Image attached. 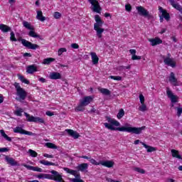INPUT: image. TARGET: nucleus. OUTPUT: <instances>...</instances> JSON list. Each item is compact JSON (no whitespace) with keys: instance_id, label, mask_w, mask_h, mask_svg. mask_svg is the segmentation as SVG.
<instances>
[{"instance_id":"nucleus-20","label":"nucleus","mask_w":182,"mask_h":182,"mask_svg":"<svg viewBox=\"0 0 182 182\" xmlns=\"http://www.w3.org/2000/svg\"><path fill=\"white\" fill-rule=\"evenodd\" d=\"M100 164L101 166H104V167H107L108 168H111V167L114 166L113 161H100Z\"/></svg>"},{"instance_id":"nucleus-10","label":"nucleus","mask_w":182,"mask_h":182,"mask_svg":"<svg viewBox=\"0 0 182 182\" xmlns=\"http://www.w3.org/2000/svg\"><path fill=\"white\" fill-rule=\"evenodd\" d=\"M92 102H93V97L92 96L84 97L80 101L82 106H87L88 105H90V103H92Z\"/></svg>"},{"instance_id":"nucleus-13","label":"nucleus","mask_w":182,"mask_h":182,"mask_svg":"<svg viewBox=\"0 0 182 182\" xmlns=\"http://www.w3.org/2000/svg\"><path fill=\"white\" fill-rule=\"evenodd\" d=\"M66 133H68V136H70V137H73V139H79V133L75 132L73 129H65L63 132V135L66 134Z\"/></svg>"},{"instance_id":"nucleus-57","label":"nucleus","mask_w":182,"mask_h":182,"mask_svg":"<svg viewBox=\"0 0 182 182\" xmlns=\"http://www.w3.org/2000/svg\"><path fill=\"white\" fill-rule=\"evenodd\" d=\"M43 156L47 157V159H53V155H49L48 154H44Z\"/></svg>"},{"instance_id":"nucleus-37","label":"nucleus","mask_w":182,"mask_h":182,"mask_svg":"<svg viewBox=\"0 0 182 182\" xmlns=\"http://www.w3.org/2000/svg\"><path fill=\"white\" fill-rule=\"evenodd\" d=\"M28 36H31V38H41V36L36 34V33L33 31V30H31L29 31Z\"/></svg>"},{"instance_id":"nucleus-64","label":"nucleus","mask_w":182,"mask_h":182,"mask_svg":"<svg viewBox=\"0 0 182 182\" xmlns=\"http://www.w3.org/2000/svg\"><path fill=\"white\" fill-rule=\"evenodd\" d=\"M171 39H172V41L176 43H177V38H176V36H172L171 38Z\"/></svg>"},{"instance_id":"nucleus-11","label":"nucleus","mask_w":182,"mask_h":182,"mask_svg":"<svg viewBox=\"0 0 182 182\" xmlns=\"http://www.w3.org/2000/svg\"><path fill=\"white\" fill-rule=\"evenodd\" d=\"M166 95L171 99V103H177V97L173 94V92L170 90L169 87H166Z\"/></svg>"},{"instance_id":"nucleus-15","label":"nucleus","mask_w":182,"mask_h":182,"mask_svg":"<svg viewBox=\"0 0 182 182\" xmlns=\"http://www.w3.org/2000/svg\"><path fill=\"white\" fill-rule=\"evenodd\" d=\"M49 79H51L52 80L62 79V74L58 72H51L49 75Z\"/></svg>"},{"instance_id":"nucleus-5","label":"nucleus","mask_w":182,"mask_h":182,"mask_svg":"<svg viewBox=\"0 0 182 182\" xmlns=\"http://www.w3.org/2000/svg\"><path fill=\"white\" fill-rule=\"evenodd\" d=\"M24 116H26L27 122L45 124V119L43 118L31 116V114H28L27 112H24Z\"/></svg>"},{"instance_id":"nucleus-4","label":"nucleus","mask_w":182,"mask_h":182,"mask_svg":"<svg viewBox=\"0 0 182 182\" xmlns=\"http://www.w3.org/2000/svg\"><path fill=\"white\" fill-rule=\"evenodd\" d=\"M18 42H21L23 46L27 48L28 49H32L33 50H36V49H39V46L38 44H33L31 42L26 41L23 38H18Z\"/></svg>"},{"instance_id":"nucleus-46","label":"nucleus","mask_w":182,"mask_h":182,"mask_svg":"<svg viewBox=\"0 0 182 182\" xmlns=\"http://www.w3.org/2000/svg\"><path fill=\"white\" fill-rule=\"evenodd\" d=\"M67 49L65 48H61L58 50V56L62 55V53H63L64 52H67Z\"/></svg>"},{"instance_id":"nucleus-54","label":"nucleus","mask_w":182,"mask_h":182,"mask_svg":"<svg viewBox=\"0 0 182 182\" xmlns=\"http://www.w3.org/2000/svg\"><path fill=\"white\" fill-rule=\"evenodd\" d=\"M71 48L73 49H79V45L77 43H73L71 44Z\"/></svg>"},{"instance_id":"nucleus-29","label":"nucleus","mask_w":182,"mask_h":182,"mask_svg":"<svg viewBox=\"0 0 182 182\" xmlns=\"http://www.w3.org/2000/svg\"><path fill=\"white\" fill-rule=\"evenodd\" d=\"M99 92L102 93V95H104L105 96H110L112 92L110 90L106 89V88H98Z\"/></svg>"},{"instance_id":"nucleus-47","label":"nucleus","mask_w":182,"mask_h":182,"mask_svg":"<svg viewBox=\"0 0 182 182\" xmlns=\"http://www.w3.org/2000/svg\"><path fill=\"white\" fill-rule=\"evenodd\" d=\"M139 110H140V112H146V110H147V106H146L144 104H141V105L139 107Z\"/></svg>"},{"instance_id":"nucleus-62","label":"nucleus","mask_w":182,"mask_h":182,"mask_svg":"<svg viewBox=\"0 0 182 182\" xmlns=\"http://www.w3.org/2000/svg\"><path fill=\"white\" fill-rule=\"evenodd\" d=\"M38 80L39 82H41V83H46V79L43 77H40Z\"/></svg>"},{"instance_id":"nucleus-3","label":"nucleus","mask_w":182,"mask_h":182,"mask_svg":"<svg viewBox=\"0 0 182 182\" xmlns=\"http://www.w3.org/2000/svg\"><path fill=\"white\" fill-rule=\"evenodd\" d=\"M14 87H16V95L18 97H16V100H18L19 102H22V100H25L26 99V96H28V93H26V91L23 90V88L21 87V85H19V83L15 82Z\"/></svg>"},{"instance_id":"nucleus-7","label":"nucleus","mask_w":182,"mask_h":182,"mask_svg":"<svg viewBox=\"0 0 182 182\" xmlns=\"http://www.w3.org/2000/svg\"><path fill=\"white\" fill-rule=\"evenodd\" d=\"M136 9L138 14L140 15V16H144L145 18L150 16V14L149 13V11L144 9V7L141 6H136Z\"/></svg>"},{"instance_id":"nucleus-2","label":"nucleus","mask_w":182,"mask_h":182,"mask_svg":"<svg viewBox=\"0 0 182 182\" xmlns=\"http://www.w3.org/2000/svg\"><path fill=\"white\" fill-rule=\"evenodd\" d=\"M51 174L47 173H40L36 177L37 178H47L48 180H53V181L56 182H65L63 181V178H62V175L59 174V172L52 170L50 171Z\"/></svg>"},{"instance_id":"nucleus-44","label":"nucleus","mask_w":182,"mask_h":182,"mask_svg":"<svg viewBox=\"0 0 182 182\" xmlns=\"http://www.w3.org/2000/svg\"><path fill=\"white\" fill-rule=\"evenodd\" d=\"M28 153H29L30 156H31V157H37L38 156V153H36V151H35L32 149H29Z\"/></svg>"},{"instance_id":"nucleus-22","label":"nucleus","mask_w":182,"mask_h":182,"mask_svg":"<svg viewBox=\"0 0 182 182\" xmlns=\"http://www.w3.org/2000/svg\"><path fill=\"white\" fill-rule=\"evenodd\" d=\"M26 72L27 73L32 75L33 73H35V72H38V68H36V65H28L26 68Z\"/></svg>"},{"instance_id":"nucleus-61","label":"nucleus","mask_w":182,"mask_h":182,"mask_svg":"<svg viewBox=\"0 0 182 182\" xmlns=\"http://www.w3.org/2000/svg\"><path fill=\"white\" fill-rule=\"evenodd\" d=\"M129 53H131V55H132V56L136 55V50L135 49L129 50Z\"/></svg>"},{"instance_id":"nucleus-21","label":"nucleus","mask_w":182,"mask_h":182,"mask_svg":"<svg viewBox=\"0 0 182 182\" xmlns=\"http://www.w3.org/2000/svg\"><path fill=\"white\" fill-rule=\"evenodd\" d=\"M5 160L8 163V164H10V166H18V162L14 159V158L9 157L8 156H5Z\"/></svg>"},{"instance_id":"nucleus-45","label":"nucleus","mask_w":182,"mask_h":182,"mask_svg":"<svg viewBox=\"0 0 182 182\" xmlns=\"http://www.w3.org/2000/svg\"><path fill=\"white\" fill-rule=\"evenodd\" d=\"M90 163H91V164H93L94 166H100V161L97 162L96 160H95L94 159H92V158H90Z\"/></svg>"},{"instance_id":"nucleus-38","label":"nucleus","mask_w":182,"mask_h":182,"mask_svg":"<svg viewBox=\"0 0 182 182\" xmlns=\"http://www.w3.org/2000/svg\"><path fill=\"white\" fill-rule=\"evenodd\" d=\"M22 113H23V109H22V108H18V109H16L14 112V114H16V116H18V117L22 116Z\"/></svg>"},{"instance_id":"nucleus-33","label":"nucleus","mask_w":182,"mask_h":182,"mask_svg":"<svg viewBox=\"0 0 182 182\" xmlns=\"http://www.w3.org/2000/svg\"><path fill=\"white\" fill-rule=\"evenodd\" d=\"M40 164H43V166H55V163L46 161V160H41L39 161Z\"/></svg>"},{"instance_id":"nucleus-56","label":"nucleus","mask_w":182,"mask_h":182,"mask_svg":"<svg viewBox=\"0 0 182 182\" xmlns=\"http://www.w3.org/2000/svg\"><path fill=\"white\" fill-rule=\"evenodd\" d=\"M46 114L47 116H49V117H52V116H54L55 114H54L53 112L47 111V112H46Z\"/></svg>"},{"instance_id":"nucleus-25","label":"nucleus","mask_w":182,"mask_h":182,"mask_svg":"<svg viewBox=\"0 0 182 182\" xmlns=\"http://www.w3.org/2000/svg\"><path fill=\"white\" fill-rule=\"evenodd\" d=\"M90 55L93 65H97V63H99V57H97V54H96V53H90Z\"/></svg>"},{"instance_id":"nucleus-48","label":"nucleus","mask_w":182,"mask_h":182,"mask_svg":"<svg viewBox=\"0 0 182 182\" xmlns=\"http://www.w3.org/2000/svg\"><path fill=\"white\" fill-rule=\"evenodd\" d=\"M109 79H113V80L120 81V80H122V77L121 76H113V75H111V76H109Z\"/></svg>"},{"instance_id":"nucleus-16","label":"nucleus","mask_w":182,"mask_h":182,"mask_svg":"<svg viewBox=\"0 0 182 182\" xmlns=\"http://www.w3.org/2000/svg\"><path fill=\"white\" fill-rule=\"evenodd\" d=\"M148 41L150 42L151 46H156L163 43V41L157 37L155 38H149Z\"/></svg>"},{"instance_id":"nucleus-31","label":"nucleus","mask_w":182,"mask_h":182,"mask_svg":"<svg viewBox=\"0 0 182 182\" xmlns=\"http://www.w3.org/2000/svg\"><path fill=\"white\" fill-rule=\"evenodd\" d=\"M172 157H175L176 159H178L179 160L182 159V157L181 156L180 154H178V151L176 149H171V151Z\"/></svg>"},{"instance_id":"nucleus-26","label":"nucleus","mask_w":182,"mask_h":182,"mask_svg":"<svg viewBox=\"0 0 182 182\" xmlns=\"http://www.w3.org/2000/svg\"><path fill=\"white\" fill-rule=\"evenodd\" d=\"M64 171H66L68 174H72V176H75V177H80V175H77V171L75 170H72L69 168H63Z\"/></svg>"},{"instance_id":"nucleus-42","label":"nucleus","mask_w":182,"mask_h":182,"mask_svg":"<svg viewBox=\"0 0 182 182\" xmlns=\"http://www.w3.org/2000/svg\"><path fill=\"white\" fill-rule=\"evenodd\" d=\"M83 107H85V105H82L80 102V105L75 108V112H83Z\"/></svg>"},{"instance_id":"nucleus-43","label":"nucleus","mask_w":182,"mask_h":182,"mask_svg":"<svg viewBox=\"0 0 182 182\" xmlns=\"http://www.w3.org/2000/svg\"><path fill=\"white\" fill-rule=\"evenodd\" d=\"M10 35V41H11L12 42H16L18 41L16 38H15V33H14V31H11Z\"/></svg>"},{"instance_id":"nucleus-18","label":"nucleus","mask_w":182,"mask_h":182,"mask_svg":"<svg viewBox=\"0 0 182 182\" xmlns=\"http://www.w3.org/2000/svg\"><path fill=\"white\" fill-rule=\"evenodd\" d=\"M169 2L171 4V6H173V8H174L175 9H176V11H178L179 12H181V14H182L181 5H180L177 2H175L174 0H169Z\"/></svg>"},{"instance_id":"nucleus-9","label":"nucleus","mask_w":182,"mask_h":182,"mask_svg":"<svg viewBox=\"0 0 182 182\" xmlns=\"http://www.w3.org/2000/svg\"><path fill=\"white\" fill-rule=\"evenodd\" d=\"M139 143H141V144H142V146H144V147L145 149H146V151L148 153H153V151H156V148L153 147V146H149L146 144H144V142H141L140 141V140L137 139V140H135L134 144L137 145L139 144Z\"/></svg>"},{"instance_id":"nucleus-39","label":"nucleus","mask_w":182,"mask_h":182,"mask_svg":"<svg viewBox=\"0 0 182 182\" xmlns=\"http://www.w3.org/2000/svg\"><path fill=\"white\" fill-rule=\"evenodd\" d=\"M46 147H48V149H58V146L56 145H55V144H53L50 142L46 143Z\"/></svg>"},{"instance_id":"nucleus-49","label":"nucleus","mask_w":182,"mask_h":182,"mask_svg":"<svg viewBox=\"0 0 182 182\" xmlns=\"http://www.w3.org/2000/svg\"><path fill=\"white\" fill-rule=\"evenodd\" d=\"M132 60H140L141 56L136 55V54L132 56Z\"/></svg>"},{"instance_id":"nucleus-36","label":"nucleus","mask_w":182,"mask_h":182,"mask_svg":"<svg viewBox=\"0 0 182 182\" xmlns=\"http://www.w3.org/2000/svg\"><path fill=\"white\" fill-rule=\"evenodd\" d=\"M18 77L22 83H25L26 85H29V80H26L25 77L21 75H18Z\"/></svg>"},{"instance_id":"nucleus-23","label":"nucleus","mask_w":182,"mask_h":182,"mask_svg":"<svg viewBox=\"0 0 182 182\" xmlns=\"http://www.w3.org/2000/svg\"><path fill=\"white\" fill-rule=\"evenodd\" d=\"M24 167H26V168H27L28 170H31L32 171H38V173H42V171H43V170H42V168L38 167V166H32L31 165H23Z\"/></svg>"},{"instance_id":"nucleus-1","label":"nucleus","mask_w":182,"mask_h":182,"mask_svg":"<svg viewBox=\"0 0 182 182\" xmlns=\"http://www.w3.org/2000/svg\"><path fill=\"white\" fill-rule=\"evenodd\" d=\"M107 120L108 123H104V126L109 130H117L118 132H126L127 133H132L133 134H141L143 130L146 129V126L136 127H132L129 123H126L124 127H120V122L117 120L110 117H107ZM113 126H115V127Z\"/></svg>"},{"instance_id":"nucleus-34","label":"nucleus","mask_w":182,"mask_h":182,"mask_svg":"<svg viewBox=\"0 0 182 182\" xmlns=\"http://www.w3.org/2000/svg\"><path fill=\"white\" fill-rule=\"evenodd\" d=\"M52 62H55V58H48L43 60V65H50Z\"/></svg>"},{"instance_id":"nucleus-51","label":"nucleus","mask_w":182,"mask_h":182,"mask_svg":"<svg viewBox=\"0 0 182 182\" xmlns=\"http://www.w3.org/2000/svg\"><path fill=\"white\" fill-rule=\"evenodd\" d=\"M125 9L127 12H131L132 11V5L130 4H126L125 5Z\"/></svg>"},{"instance_id":"nucleus-27","label":"nucleus","mask_w":182,"mask_h":182,"mask_svg":"<svg viewBox=\"0 0 182 182\" xmlns=\"http://www.w3.org/2000/svg\"><path fill=\"white\" fill-rule=\"evenodd\" d=\"M0 31H1V32H4V33H6V32H11V29L9 26H6L5 24H0Z\"/></svg>"},{"instance_id":"nucleus-41","label":"nucleus","mask_w":182,"mask_h":182,"mask_svg":"<svg viewBox=\"0 0 182 182\" xmlns=\"http://www.w3.org/2000/svg\"><path fill=\"white\" fill-rule=\"evenodd\" d=\"M134 170L136 171V173H139L140 174H144L146 173V171H144V169L139 167H135Z\"/></svg>"},{"instance_id":"nucleus-52","label":"nucleus","mask_w":182,"mask_h":182,"mask_svg":"<svg viewBox=\"0 0 182 182\" xmlns=\"http://www.w3.org/2000/svg\"><path fill=\"white\" fill-rule=\"evenodd\" d=\"M139 100H140L141 105L144 104V96H143L142 94L139 95Z\"/></svg>"},{"instance_id":"nucleus-8","label":"nucleus","mask_w":182,"mask_h":182,"mask_svg":"<svg viewBox=\"0 0 182 182\" xmlns=\"http://www.w3.org/2000/svg\"><path fill=\"white\" fill-rule=\"evenodd\" d=\"M14 133H18L19 134H26L27 136H33V133L32 132L26 131L21 127H16L14 128Z\"/></svg>"},{"instance_id":"nucleus-35","label":"nucleus","mask_w":182,"mask_h":182,"mask_svg":"<svg viewBox=\"0 0 182 182\" xmlns=\"http://www.w3.org/2000/svg\"><path fill=\"white\" fill-rule=\"evenodd\" d=\"M94 29L97 32V36H98V38H102V33L105 32V28H94Z\"/></svg>"},{"instance_id":"nucleus-28","label":"nucleus","mask_w":182,"mask_h":182,"mask_svg":"<svg viewBox=\"0 0 182 182\" xmlns=\"http://www.w3.org/2000/svg\"><path fill=\"white\" fill-rule=\"evenodd\" d=\"M36 19L41 21V22L46 21V18L43 16V14L41 11H37Z\"/></svg>"},{"instance_id":"nucleus-40","label":"nucleus","mask_w":182,"mask_h":182,"mask_svg":"<svg viewBox=\"0 0 182 182\" xmlns=\"http://www.w3.org/2000/svg\"><path fill=\"white\" fill-rule=\"evenodd\" d=\"M123 116H124V110L123 109H119V111L117 115V119H122V117H123Z\"/></svg>"},{"instance_id":"nucleus-63","label":"nucleus","mask_w":182,"mask_h":182,"mask_svg":"<svg viewBox=\"0 0 182 182\" xmlns=\"http://www.w3.org/2000/svg\"><path fill=\"white\" fill-rule=\"evenodd\" d=\"M121 68V69H130V65H127V66H121L120 67Z\"/></svg>"},{"instance_id":"nucleus-14","label":"nucleus","mask_w":182,"mask_h":182,"mask_svg":"<svg viewBox=\"0 0 182 182\" xmlns=\"http://www.w3.org/2000/svg\"><path fill=\"white\" fill-rule=\"evenodd\" d=\"M169 82L173 86H179L178 81L177 80V78H176V75L173 72L170 73Z\"/></svg>"},{"instance_id":"nucleus-59","label":"nucleus","mask_w":182,"mask_h":182,"mask_svg":"<svg viewBox=\"0 0 182 182\" xmlns=\"http://www.w3.org/2000/svg\"><path fill=\"white\" fill-rule=\"evenodd\" d=\"M79 159H85L86 160H89L90 161L91 158L87 156H79Z\"/></svg>"},{"instance_id":"nucleus-53","label":"nucleus","mask_w":182,"mask_h":182,"mask_svg":"<svg viewBox=\"0 0 182 182\" xmlns=\"http://www.w3.org/2000/svg\"><path fill=\"white\" fill-rule=\"evenodd\" d=\"M182 114V108L178 107L177 108V116L178 117H180V116H181Z\"/></svg>"},{"instance_id":"nucleus-24","label":"nucleus","mask_w":182,"mask_h":182,"mask_svg":"<svg viewBox=\"0 0 182 182\" xmlns=\"http://www.w3.org/2000/svg\"><path fill=\"white\" fill-rule=\"evenodd\" d=\"M77 171H86V170H87V168H89V164L84 163V164H79L77 167H76Z\"/></svg>"},{"instance_id":"nucleus-17","label":"nucleus","mask_w":182,"mask_h":182,"mask_svg":"<svg viewBox=\"0 0 182 182\" xmlns=\"http://www.w3.org/2000/svg\"><path fill=\"white\" fill-rule=\"evenodd\" d=\"M164 62L167 66H171V68H176V62H174V60H173V59L169 57L164 58Z\"/></svg>"},{"instance_id":"nucleus-6","label":"nucleus","mask_w":182,"mask_h":182,"mask_svg":"<svg viewBox=\"0 0 182 182\" xmlns=\"http://www.w3.org/2000/svg\"><path fill=\"white\" fill-rule=\"evenodd\" d=\"M88 2L91 4L93 12H96L97 14H101L102 7H100V4H99V1H97V0H88Z\"/></svg>"},{"instance_id":"nucleus-50","label":"nucleus","mask_w":182,"mask_h":182,"mask_svg":"<svg viewBox=\"0 0 182 182\" xmlns=\"http://www.w3.org/2000/svg\"><path fill=\"white\" fill-rule=\"evenodd\" d=\"M60 16H62V14H61L60 13H59V12H55V13H54V18H55V19H59V18H60Z\"/></svg>"},{"instance_id":"nucleus-32","label":"nucleus","mask_w":182,"mask_h":182,"mask_svg":"<svg viewBox=\"0 0 182 182\" xmlns=\"http://www.w3.org/2000/svg\"><path fill=\"white\" fill-rule=\"evenodd\" d=\"M1 135L4 137L7 141H12V139L6 135L4 129L0 130Z\"/></svg>"},{"instance_id":"nucleus-19","label":"nucleus","mask_w":182,"mask_h":182,"mask_svg":"<svg viewBox=\"0 0 182 182\" xmlns=\"http://www.w3.org/2000/svg\"><path fill=\"white\" fill-rule=\"evenodd\" d=\"M159 12L161 14V16L164 17L166 21H170V14L167 13L163 7H159Z\"/></svg>"},{"instance_id":"nucleus-30","label":"nucleus","mask_w":182,"mask_h":182,"mask_svg":"<svg viewBox=\"0 0 182 182\" xmlns=\"http://www.w3.org/2000/svg\"><path fill=\"white\" fill-rule=\"evenodd\" d=\"M23 26H24V28H26V29H28L29 31H34V28L33 26H32V25H31V23L26 21H23Z\"/></svg>"},{"instance_id":"nucleus-60","label":"nucleus","mask_w":182,"mask_h":182,"mask_svg":"<svg viewBox=\"0 0 182 182\" xmlns=\"http://www.w3.org/2000/svg\"><path fill=\"white\" fill-rule=\"evenodd\" d=\"M106 181H107V182H119V181L113 180L110 178H107Z\"/></svg>"},{"instance_id":"nucleus-58","label":"nucleus","mask_w":182,"mask_h":182,"mask_svg":"<svg viewBox=\"0 0 182 182\" xmlns=\"http://www.w3.org/2000/svg\"><path fill=\"white\" fill-rule=\"evenodd\" d=\"M23 56L24 58L28 57V58H31L32 57V54L29 53H25Z\"/></svg>"},{"instance_id":"nucleus-55","label":"nucleus","mask_w":182,"mask_h":182,"mask_svg":"<svg viewBox=\"0 0 182 182\" xmlns=\"http://www.w3.org/2000/svg\"><path fill=\"white\" fill-rule=\"evenodd\" d=\"M6 151H9V149L8 148H0V153H5Z\"/></svg>"},{"instance_id":"nucleus-12","label":"nucleus","mask_w":182,"mask_h":182,"mask_svg":"<svg viewBox=\"0 0 182 182\" xmlns=\"http://www.w3.org/2000/svg\"><path fill=\"white\" fill-rule=\"evenodd\" d=\"M95 23L94 24V29L101 28V26H103V21H102V18H100V16L95 15Z\"/></svg>"}]
</instances>
